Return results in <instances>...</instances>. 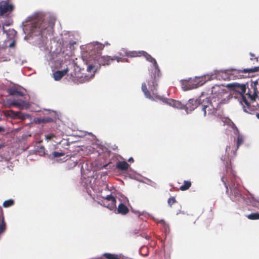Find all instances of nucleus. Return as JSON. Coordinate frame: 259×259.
Listing matches in <instances>:
<instances>
[{
	"label": "nucleus",
	"instance_id": "f257e3e1",
	"mask_svg": "<svg viewBox=\"0 0 259 259\" xmlns=\"http://www.w3.org/2000/svg\"><path fill=\"white\" fill-rule=\"evenodd\" d=\"M56 19L43 13H35L27 17L22 23L23 32L26 34L24 39L30 38L39 48H44L47 43V35L53 32Z\"/></svg>",
	"mask_w": 259,
	"mask_h": 259
},
{
	"label": "nucleus",
	"instance_id": "f03ea898",
	"mask_svg": "<svg viewBox=\"0 0 259 259\" xmlns=\"http://www.w3.org/2000/svg\"><path fill=\"white\" fill-rule=\"evenodd\" d=\"M211 95L205 93V97L202 102L201 108L204 116L214 115L222 104L227 103L230 98V94L223 85H215L211 88Z\"/></svg>",
	"mask_w": 259,
	"mask_h": 259
},
{
	"label": "nucleus",
	"instance_id": "7ed1b4c3",
	"mask_svg": "<svg viewBox=\"0 0 259 259\" xmlns=\"http://www.w3.org/2000/svg\"><path fill=\"white\" fill-rule=\"evenodd\" d=\"M152 88H153V89L151 88V92L155 99L162 101L163 102L172 107L173 108L179 109H184L187 114H188L191 111H193L198 106H201L202 102L204 100V97H205V93L203 92L201 96H200L197 99H189L188 103L185 104L179 101L172 99L164 98L162 96L158 95L157 92V87H155L154 82L153 81H152Z\"/></svg>",
	"mask_w": 259,
	"mask_h": 259
},
{
	"label": "nucleus",
	"instance_id": "20e7f679",
	"mask_svg": "<svg viewBox=\"0 0 259 259\" xmlns=\"http://www.w3.org/2000/svg\"><path fill=\"white\" fill-rule=\"evenodd\" d=\"M123 54H124L125 56L130 57H135L142 55L144 56L146 60L151 63V65L149 67V71L151 75V79L148 81L149 88L151 91L153 81L154 82L155 87H157V78H158L160 76V72L156 61L154 58L144 51H127L125 49L123 48L121 50L120 52H119V54L120 56L123 55ZM152 89H153V88H152Z\"/></svg>",
	"mask_w": 259,
	"mask_h": 259
},
{
	"label": "nucleus",
	"instance_id": "39448f33",
	"mask_svg": "<svg viewBox=\"0 0 259 259\" xmlns=\"http://www.w3.org/2000/svg\"><path fill=\"white\" fill-rule=\"evenodd\" d=\"M258 80H256L251 84V88L248 89L247 95L249 101L245 97H243V101L247 106V109L244 107V112L251 114H255L256 117L259 119V106L258 103L255 101V99L257 97V84Z\"/></svg>",
	"mask_w": 259,
	"mask_h": 259
},
{
	"label": "nucleus",
	"instance_id": "423d86ee",
	"mask_svg": "<svg viewBox=\"0 0 259 259\" xmlns=\"http://www.w3.org/2000/svg\"><path fill=\"white\" fill-rule=\"evenodd\" d=\"M217 77V74L213 73L205 74L201 76H196L194 79L190 78L188 81L183 82L182 83V88L185 91L197 88L203 85L206 81L213 80L216 78Z\"/></svg>",
	"mask_w": 259,
	"mask_h": 259
},
{
	"label": "nucleus",
	"instance_id": "0eeeda50",
	"mask_svg": "<svg viewBox=\"0 0 259 259\" xmlns=\"http://www.w3.org/2000/svg\"><path fill=\"white\" fill-rule=\"evenodd\" d=\"M87 65V71L88 72V74L85 75L84 76H81L80 77V81L81 82L89 81L91 79L93 78L99 67L95 60L93 59L92 57L91 58Z\"/></svg>",
	"mask_w": 259,
	"mask_h": 259
},
{
	"label": "nucleus",
	"instance_id": "6e6552de",
	"mask_svg": "<svg viewBox=\"0 0 259 259\" xmlns=\"http://www.w3.org/2000/svg\"><path fill=\"white\" fill-rule=\"evenodd\" d=\"M226 87L234 90L236 92L239 93L242 96V99L240 101V103L242 105L243 110H244V107L246 109H247V106L245 105V103L243 101V97H245L246 99V97L243 95L245 94L246 90V87L245 84H239L238 83H228L226 85Z\"/></svg>",
	"mask_w": 259,
	"mask_h": 259
},
{
	"label": "nucleus",
	"instance_id": "1a4fd4ad",
	"mask_svg": "<svg viewBox=\"0 0 259 259\" xmlns=\"http://www.w3.org/2000/svg\"><path fill=\"white\" fill-rule=\"evenodd\" d=\"M233 133L234 135V142L236 143V148L235 150L233 151L234 155H236V152L240 146H241L244 142V136L240 134L238 128L235 126L233 127Z\"/></svg>",
	"mask_w": 259,
	"mask_h": 259
},
{
	"label": "nucleus",
	"instance_id": "9d476101",
	"mask_svg": "<svg viewBox=\"0 0 259 259\" xmlns=\"http://www.w3.org/2000/svg\"><path fill=\"white\" fill-rule=\"evenodd\" d=\"M93 59L95 60L96 63L100 66L101 65H108L110 62L114 60V59L111 58V57L108 56H101L100 55H95L93 56Z\"/></svg>",
	"mask_w": 259,
	"mask_h": 259
},
{
	"label": "nucleus",
	"instance_id": "9b49d317",
	"mask_svg": "<svg viewBox=\"0 0 259 259\" xmlns=\"http://www.w3.org/2000/svg\"><path fill=\"white\" fill-rule=\"evenodd\" d=\"M230 188L232 192V194L230 197L233 201L236 202L238 203H240L244 201V197L242 196L240 192L235 186H230Z\"/></svg>",
	"mask_w": 259,
	"mask_h": 259
},
{
	"label": "nucleus",
	"instance_id": "f8f14e48",
	"mask_svg": "<svg viewBox=\"0 0 259 259\" xmlns=\"http://www.w3.org/2000/svg\"><path fill=\"white\" fill-rule=\"evenodd\" d=\"M105 199L107 200L108 201H110L111 203L106 204L103 201H102V202H99L98 203L99 204H100L101 205H103V206L108 208V209H109L111 210H113L114 209H115V208H116V198L114 197H113L111 195H109L106 196L105 197Z\"/></svg>",
	"mask_w": 259,
	"mask_h": 259
},
{
	"label": "nucleus",
	"instance_id": "ddd939ff",
	"mask_svg": "<svg viewBox=\"0 0 259 259\" xmlns=\"http://www.w3.org/2000/svg\"><path fill=\"white\" fill-rule=\"evenodd\" d=\"M9 115L14 119H19L23 120L30 117V116L28 114L23 113L20 111H14L13 110L10 111Z\"/></svg>",
	"mask_w": 259,
	"mask_h": 259
},
{
	"label": "nucleus",
	"instance_id": "4468645a",
	"mask_svg": "<svg viewBox=\"0 0 259 259\" xmlns=\"http://www.w3.org/2000/svg\"><path fill=\"white\" fill-rule=\"evenodd\" d=\"M13 9V5L6 2H3L0 5V15L2 16L8 12L12 11Z\"/></svg>",
	"mask_w": 259,
	"mask_h": 259
},
{
	"label": "nucleus",
	"instance_id": "2eb2a0df",
	"mask_svg": "<svg viewBox=\"0 0 259 259\" xmlns=\"http://www.w3.org/2000/svg\"><path fill=\"white\" fill-rule=\"evenodd\" d=\"M104 47V45L98 42H94L89 46V48H92V50L93 51L92 55L94 53H97L96 55H100V51L103 49Z\"/></svg>",
	"mask_w": 259,
	"mask_h": 259
},
{
	"label": "nucleus",
	"instance_id": "dca6fc26",
	"mask_svg": "<svg viewBox=\"0 0 259 259\" xmlns=\"http://www.w3.org/2000/svg\"><path fill=\"white\" fill-rule=\"evenodd\" d=\"M8 93L11 96H23L25 94L21 91L20 88L12 87L7 90Z\"/></svg>",
	"mask_w": 259,
	"mask_h": 259
},
{
	"label": "nucleus",
	"instance_id": "f3484780",
	"mask_svg": "<svg viewBox=\"0 0 259 259\" xmlns=\"http://www.w3.org/2000/svg\"><path fill=\"white\" fill-rule=\"evenodd\" d=\"M15 106L20 109H26L29 108V104L21 99L15 100Z\"/></svg>",
	"mask_w": 259,
	"mask_h": 259
},
{
	"label": "nucleus",
	"instance_id": "a211bd4d",
	"mask_svg": "<svg viewBox=\"0 0 259 259\" xmlns=\"http://www.w3.org/2000/svg\"><path fill=\"white\" fill-rule=\"evenodd\" d=\"M114 210L116 213H119L122 215L127 214L129 211L128 208L122 203H120L119 204L117 210L116 208Z\"/></svg>",
	"mask_w": 259,
	"mask_h": 259
},
{
	"label": "nucleus",
	"instance_id": "6ab92c4d",
	"mask_svg": "<svg viewBox=\"0 0 259 259\" xmlns=\"http://www.w3.org/2000/svg\"><path fill=\"white\" fill-rule=\"evenodd\" d=\"M2 32L3 34H6L7 38L9 39H13L16 35L17 32L14 29L6 30L4 27H2Z\"/></svg>",
	"mask_w": 259,
	"mask_h": 259
},
{
	"label": "nucleus",
	"instance_id": "aec40b11",
	"mask_svg": "<svg viewBox=\"0 0 259 259\" xmlns=\"http://www.w3.org/2000/svg\"><path fill=\"white\" fill-rule=\"evenodd\" d=\"M68 71V68H66L63 70L56 71L53 74L54 79L56 81L59 80L67 73Z\"/></svg>",
	"mask_w": 259,
	"mask_h": 259
},
{
	"label": "nucleus",
	"instance_id": "412c9836",
	"mask_svg": "<svg viewBox=\"0 0 259 259\" xmlns=\"http://www.w3.org/2000/svg\"><path fill=\"white\" fill-rule=\"evenodd\" d=\"M142 90L147 98L152 101L155 100L154 98L150 95L149 91L147 89L146 84L145 82L143 83L142 84Z\"/></svg>",
	"mask_w": 259,
	"mask_h": 259
},
{
	"label": "nucleus",
	"instance_id": "4be33fe9",
	"mask_svg": "<svg viewBox=\"0 0 259 259\" xmlns=\"http://www.w3.org/2000/svg\"><path fill=\"white\" fill-rule=\"evenodd\" d=\"M129 164L126 161H119L116 164V167L121 170H127Z\"/></svg>",
	"mask_w": 259,
	"mask_h": 259
},
{
	"label": "nucleus",
	"instance_id": "5701e85b",
	"mask_svg": "<svg viewBox=\"0 0 259 259\" xmlns=\"http://www.w3.org/2000/svg\"><path fill=\"white\" fill-rule=\"evenodd\" d=\"M0 235L3 234L6 229V224L5 222L4 217L3 214L0 215Z\"/></svg>",
	"mask_w": 259,
	"mask_h": 259
},
{
	"label": "nucleus",
	"instance_id": "b1692460",
	"mask_svg": "<svg viewBox=\"0 0 259 259\" xmlns=\"http://www.w3.org/2000/svg\"><path fill=\"white\" fill-rule=\"evenodd\" d=\"M259 70V67H254L250 68L244 69L243 70H237L238 72L245 73L256 72Z\"/></svg>",
	"mask_w": 259,
	"mask_h": 259
},
{
	"label": "nucleus",
	"instance_id": "393cba45",
	"mask_svg": "<svg viewBox=\"0 0 259 259\" xmlns=\"http://www.w3.org/2000/svg\"><path fill=\"white\" fill-rule=\"evenodd\" d=\"M191 186V182L190 181H184L183 184L181 186L180 189L181 191H186Z\"/></svg>",
	"mask_w": 259,
	"mask_h": 259
},
{
	"label": "nucleus",
	"instance_id": "a878e982",
	"mask_svg": "<svg viewBox=\"0 0 259 259\" xmlns=\"http://www.w3.org/2000/svg\"><path fill=\"white\" fill-rule=\"evenodd\" d=\"M14 204V201L12 199H10L5 201L3 202V206L4 207L7 208L13 206Z\"/></svg>",
	"mask_w": 259,
	"mask_h": 259
},
{
	"label": "nucleus",
	"instance_id": "bb28decb",
	"mask_svg": "<svg viewBox=\"0 0 259 259\" xmlns=\"http://www.w3.org/2000/svg\"><path fill=\"white\" fill-rule=\"evenodd\" d=\"M246 217L249 220H258L259 219V213H252L247 215Z\"/></svg>",
	"mask_w": 259,
	"mask_h": 259
},
{
	"label": "nucleus",
	"instance_id": "cd10ccee",
	"mask_svg": "<svg viewBox=\"0 0 259 259\" xmlns=\"http://www.w3.org/2000/svg\"><path fill=\"white\" fill-rule=\"evenodd\" d=\"M15 100L8 99L5 104V106L8 107H11L12 106H15Z\"/></svg>",
	"mask_w": 259,
	"mask_h": 259
},
{
	"label": "nucleus",
	"instance_id": "c85d7f7f",
	"mask_svg": "<svg viewBox=\"0 0 259 259\" xmlns=\"http://www.w3.org/2000/svg\"><path fill=\"white\" fill-rule=\"evenodd\" d=\"M64 155H65V153L63 152H56V151L53 152L52 153L53 158L63 156Z\"/></svg>",
	"mask_w": 259,
	"mask_h": 259
},
{
	"label": "nucleus",
	"instance_id": "c756f323",
	"mask_svg": "<svg viewBox=\"0 0 259 259\" xmlns=\"http://www.w3.org/2000/svg\"><path fill=\"white\" fill-rule=\"evenodd\" d=\"M42 120L43 123L50 122H52L54 121L53 118H52L51 117H46L42 118Z\"/></svg>",
	"mask_w": 259,
	"mask_h": 259
},
{
	"label": "nucleus",
	"instance_id": "7c9ffc66",
	"mask_svg": "<svg viewBox=\"0 0 259 259\" xmlns=\"http://www.w3.org/2000/svg\"><path fill=\"white\" fill-rule=\"evenodd\" d=\"M55 135L54 134H50L45 136V139L48 141H50L53 138L55 137Z\"/></svg>",
	"mask_w": 259,
	"mask_h": 259
},
{
	"label": "nucleus",
	"instance_id": "2f4dec72",
	"mask_svg": "<svg viewBox=\"0 0 259 259\" xmlns=\"http://www.w3.org/2000/svg\"><path fill=\"white\" fill-rule=\"evenodd\" d=\"M176 202V199L174 197H170L168 200V204L170 206Z\"/></svg>",
	"mask_w": 259,
	"mask_h": 259
},
{
	"label": "nucleus",
	"instance_id": "473e14b6",
	"mask_svg": "<svg viewBox=\"0 0 259 259\" xmlns=\"http://www.w3.org/2000/svg\"><path fill=\"white\" fill-rule=\"evenodd\" d=\"M12 23V21L11 20H8L7 21H6L4 23H3V25L2 27H4L5 26H10Z\"/></svg>",
	"mask_w": 259,
	"mask_h": 259
},
{
	"label": "nucleus",
	"instance_id": "72a5a7b5",
	"mask_svg": "<svg viewBox=\"0 0 259 259\" xmlns=\"http://www.w3.org/2000/svg\"><path fill=\"white\" fill-rule=\"evenodd\" d=\"M33 121L36 123H43L42 118H35L34 119Z\"/></svg>",
	"mask_w": 259,
	"mask_h": 259
},
{
	"label": "nucleus",
	"instance_id": "f704fd0d",
	"mask_svg": "<svg viewBox=\"0 0 259 259\" xmlns=\"http://www.w3.org/2000/svg\"><path fill=\"white\" fill-rule=\"evenodd\" d=\"M225 179V177H223L222 178V181L223 182V183L224 184V185H225V187L226 188V192L228 193V186L227 185V183H226Z\"/></svg>",
	"mask_w": 259,
	"mask_h": 259
},
{
	"label": "nucleus",
	"instance_id": "c9c22d12",
	"mask_svg": "<svg viewBox=\"0 0 259 259\" xmlns=\"http://www.w3.org/2000/svg\"><path fill=\"white\" fill-rule=\"evenodd\" d=\"M112 58L114 59V60H116L117 62H120L122 61V59L121 57L115 56Z\"/></svg>",
	"mask_w": 259,
	"mask_h": 259
},
{
	"label": "nucleus",
	"instance_id": "e433bc0d",
	"mask_svg": "<svg viewBox=\"0 0 259 259\" xmlns=\"http://www.w3.org/2000/svg\"><path fill=\"white\" fill-rule=\"evenodd\" d=\"M25 62L24 60H16V63L19 65H22L24 64V62Z\"/></svg>",
	"mask_w": 259,
	"mask_h": 259
},
{
	"label": "nucleus",
	"instance_id": "4c0bfd02",
	"mask_svg": "<svg viewBox=\"0 0 259 259\" xmlns=\"http://www.w3.org/2000/svg\"><path fill=\"white\" fill-rule=\"evenodd\" d=\"M15 45V41L13 40L11 42H10L9 45V47L10 48H13Z\"/></svg>",
	"mask_w": 259,
	"mask_h": 259
},
{
	"label": "nucleus",
	"instance_id": "58836bf2",
	"mask_svg": "<svg viewBox=\"0 0 259 259\" xmlns=\"http://www.w3.org/2000/svg\"><path fill=\"white\" fill-rule=\"evenodd\" d=\"M76 44V42L74 40L69 41L68 44L70 45V48Z\"/></svg>",
	"mask_w": 259,
	"mask_h": 259
},
{
	"label": "nucleus",
	"instance_id": "ea45409f",
	"mask_svg": "<svg viewBox=\"0 0 259 259\" xmlns=\"http://www.w3.org/2000/svg\"><path fill=\"white\" fill-rule=\"evenodd\" d=\"M221 160L223 161L224 164H225V161L226 160V155L222 156L221 157Z\"/></svg>",
	"mask_w": 259,
	"mask_h": 259
},
{
	"label": "nucleus",
	"instance_id": "a19ab883",
	"mask_svg": "<svg viewBox=\"0 0 259 259\" xmlns=\"http://www.w3.org/2000/svg\"><path fill=\"white\" fill-rule=\"evenodd\" d=\"M134 161V159L132 157H130L128 159V162H132V161Z\"/></svg>",
	"mask_w": 259,
	"mask_h": 259
},
{
	"label": "nucleus",
	"instance_id": "79ce46f5",
	"mask_svg": "<svg viewBox=\"0 0 259 259\" xmlns=\"http://www.w3.org/2000/svg\"><path fill=\"white\" fill-rule=\"evenodd\" d=\"M123 202L128 201V199L126 197H124L123 200Z\"/></svg>",
	"mask_w": 259,
	"mask_h": 259
},
{
	"label": "nucleus",
	"instance_id": "37998d69",
	"mask_svg": "<svg viewBox=\"0 0 259 259\" xmlns=\"http://www.w3.org/2000/svg\"><path fill=\"white\" fill-rule=\"evenodd\" d=\"M4 131V128L0 126V133Z\"/></svg>",
	"mask_w": 259,
	"mask_h": 259
},
{
	"label": "nucleus",
	"instance_id": "c03bdc74",
	"mask_svg": "<svg viewBox=\"0 0 259 259\" xmlns=\"http://www.w3.org/2000/svg\"><path fill=\"white\" fill-rule=\"evenodd\" d=\"M110 44L107 42H106L105 44V45H106V46H108V45H109Z\"/></svg>",
	"mask_w": 259,
	"mask_h": 259
},
{
	"label": "nucleus",
	"instance_id": "a18cd8bd",
	"mask_svg": "<svg viewBox=\"0 0 259 259\" xmlns=\"http://www.w3.org/2000/svg\"><path fill=\"white\" fill-rule=\"evenodd\" d=\"M254 60H255L256 62H257L258 58L257 57H256V58H254Z\"/></svg>",
	"mask_w": 259,
	"mask_h": 259
},
{
	"label": "nucleus",
	"instance_id": "49530a36",
	"mask_svg": "<svg viewBox=\"0 0 259 259\" xmlns=\"http://www.w3.org/2000/svg\"><path fill=\"white\" fill-rule=\"evenodd\" d=\"M228 149H230V147H228V146H227V147H226V151H227Z\"/></svg>",
	"mask_w": 259,
	"mask_h": 259
},
{
	"label": "nucleus",
	"instance_id": "de8ad7c7",
	"mask_svg": "<svg viewBox=\"0 0 259 259\" xmlns=\"http://www.w3.org/2000/svg\"><path fill=\"white\" fill-rule=\"evenodd\" d=\"M250 55H251V57L254 56V55H253V54H252V53H250Z\"/></svg>",
	"mask_w": 259,
	"mask_h": 259
},
{
	"label": "nucleus",
	"instance_id": "09e8293b",
	"mask_svg": "<svg viewBox=\"0 0 259 259\" xmlns=\"http://www.w3.org/2000/svg\"><path fill=\"white\" fill-rule=\"evenodd\" d=\"M125 62H128V60H127V59H125Z\"/></svg>",
	"mask_w": 259,
	"mask_h": 259
},
{
	"label": "nucleus",
	"instance_id": "8fccbe9b",
	"mask_svg": "<svg viewBox=\"0 0 259 259\" xmlns=\"http://www.w3.org/2000/svg\"><path fill=\"white\" fill-rule=\"evenodd\" d=\"M3 147L2 145H0V149Z\"/></svg>",
	"mask_w": 259,
	"mask_h": 259
}]
</instances>
